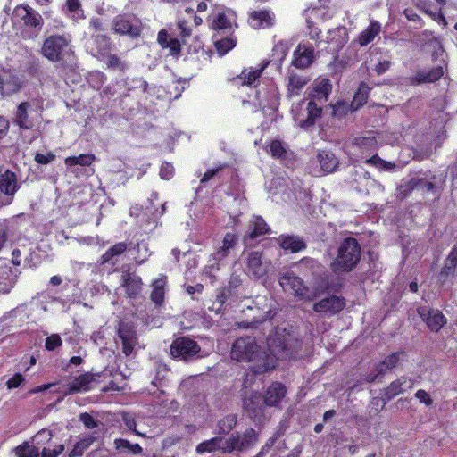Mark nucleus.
Segmentation results:
<instances>
[{
    "mask_svg": "<svg viewBox=\"0 0 457 457\" xmlns=\"http://www.w3.org/2000/svg\"><path fill=\"white\" fill-rule=\"evenodd\" d=\"M174 173L173 166L169 162H163L160 169V176L162 179L169 180Z\"/></svg>",
    "mask_w": 457,
    "mask_h": 457,
    "instance_id": "nucleus-59",
    "label": "nucleus"
},
{
    "mask_svg": "<svg viewBox=\"0 0 457 457\" xmlns=\"http://www.w3.org/2000/svg\"><path fill=\"white\" fill-rule=\"evenodd\" d=\"M76 240L79 244L86 245H96L99 243L97 237H77Z\"/></svg>",
    "mask_w": 457,
    "mask_h": 457,
    "instance_id": "nucleus-63",
    "label": "nucleus"
},
{
    "mask_svg": "<svg viewBox=\"0 0 457 457\" xmlns=\"http://www.w3.org/2000/svg\"><path fill=\"white\" fill-rule=\"evenodd\" d=\"M404 354L402 353H392L387 356L378 366V373H384L388 370L395 368L401 361L403 360Z\"/></svg>",
    "mask_w": 457,
    "mask_h": 457,
    "instance_id": "nucleus-37",
    "label": "nucleus"
},
{
    "mask_svg": "<svg viewBox=\"0 0 457 457\" xmlns=\"http://www.w3.org/2000/svg\"><path fill=\"white\" fill-rule=\"evenodd\" d=\"M237 241V237L235 234L227 233L222 239L220 247L215 253V259L220 261L227 257L236 246Z\"/></svg>",
    "mask_w": 457,
    "mask_h": 457,
    "instance_id": "nucleus-29",
    "label": "nucleus"
},
{
    "mask_svg": "<svg viewBox=\"0 0 457 457\" xmlns=\"http://www.w3.org/2000/svg\"><path fill=\"white\" fill-rule=\"evenodd\" d=\"M25 381V377L21 373H15L11 378L6 381V387L8 389H14L19 387Z\"/></svg>",
    "mask_w": 457,
    "mask_h": 457,
    "instance_id": "nucleus-55",
    "label": "nucleus"
},
{
    "mask_svg": "<svg viewBox=\"0 0 457 457\" xmlns=\"http://www.w3.org/2000/svg\"><path fill=\"white\" fill-rule=\"evenodd\" d=\"M68 15L74 21L84 18L83 11L80 8L79 0H67Z\"/></svg>",
    "mask_w": 457,
    "mask_h": 457,
    "instance_id": "nucleus-43",
    "label": "nucleus"
},
{
    "mask_svg": "<svg viewBox=\"0 0 457 457\" xmlns=\"http://www.w3.org/2000/svg\"><path fill=\"white\" fill-rule=\"evenodd\" d=\"M236 46V40L233 37H227L216 41L215 46L220 54L223 55Z\"/></svg>",
    "mask_w": 457,
    "mask_h": 457,
    "instance_id": "nucleus-49",
    "label": "nucleus"
},
{
    "mask_svg": "<svg viewBox=\"0 0 457 457\" xmlns=\"http://www.w3.org/2000/svg\"><path fill=\"white\" fill-rule=\"evenodd\" d=\"M270 153L274 158L284 159L287 155V149L281 141L273 140L270 144Z\"/></svg>",
    "mask_w": 457,
    "mask_h": 457,
    "instance_id": "nucleus-44",
    "label": "nucleus"
},
{
    "mask_svg": "<svg viewBox=\"0 0 457 457\" xmlns=\"http://www.w3.org/2000/svg\"><path fill=\"white\" fill-rule=\"evenodd\" d=\"M96 384L94 375L85 373L74 378L69 384V387L63 392L64 395L76 393H85L91 390Z\"/></svg>",
    "mask_w": 457,
    "mask_h": 457,
    "instance_id": "nucleus-13",
    "label": "nucleus"
},
{
    "mask_svg": "<svg viewBox=\"0 0 457 457\" xmlns=\"http://www.w3.org/2000/svg\"><path fill=\"white\" fill-rule=\"evenodd\" d=\"M64 451V445H59L54 448H44L42 450V457H58Z\"/></svg>",
    "mask_w": 457,
    "mask_h": 457,
    "instance_id": "nucleus-60",
    "label": "nucleus"
},
{
    "mask_svg": "<svg viewBox=\"0 0 457 457\" xmlns=\"http://www.w3.org/2000/svg\"><path fill=\"white\" fill-rule=\"evenodd\" d=\"M412 387V382L406 378H400L393 381L385 390V396L387 400L402 394L408 388Z\"/></svg>",
    "mask_w": 457,
    "mask_h": 457,
    "instance_id": "nucleus-27",
    "label": "nucleus"
},
{
    "mask_svg": "<svg viewBox=\"0 0 457 457\" xmlns=\"http://www.w3.org/2000/svg\"><path fill=\"white\" fill-rule=\"evenodd\" d=\"M95 156L91 154H80L79 156H70L65 158L64 163L68 167H72L75 165L80 166H89L95 161Z\"/></svg>",
    "mask_w": 457,
    "mask_h": 457,
    "instance_id": "nucleus-38",
    "label": "nucleus"
},
{
    "mask_svg": "<svg viewBox=\"0 0 457 457\" xmlns=\"http://www.w3.org/2000/svg\"><path fill=\"white\" fill-rule=\"evenodd\" d=\"M115 251L116 255L125 253L129 259L134 260L137 263H143L149 255L145 244H139L138 242L116 244Z\"/></svg>",
    "mask_w": 457,
    "mask_h": 457,
    "instance_id": "nucleus-11",
    "label": "nucleus"
},
{
    "mask_svg": "<svg viewBox=\"0 0 457 457\" xmlns=\"http://www.w3.org/2000/svg\"><path fill=\"white\" fill-rule=\"evenodd\" d=\"M18 184L15 173L6 170L0 174V191L6 195H12L17 191Z\"/></svg>",
    "mask_w": 457,
    "mask_h": 457,
    "instance_id": "nucleus-26",
    "label": "nucleus"
},
{
    "mask_svg": "<svg viewBox=\"0 0 457 457\" xmlns=\"http://www.w3.org/2000/svg\"><path fill=\"white\" fill-rule=\"evenodd\" d=\"M457 264V247H453L445 260L442 273L449 275Z\"/></svg>",
    "mask_w": 457,
    "mask_h": 457,
    "instance_id": "nucleus-48",
    "label": "nucleus"
},
{
    "mask_svg": "<svg viewBox=\"0 0 457 457\" xmlns=\"http://www.w3.org/2000/svg\"><path fill=\"white\" fill-rule=\"evenodd\" d=\"M268 62L257 67H249L242 71L241 74L236 79V82L240 85L252 86L261 76Z\"/></svg>",
    "mask_w": 457,
    "mask_h": 457,
    "instance_id": "nucleus-21",
    "label": "nucleus"
},
{
    "mask_svg": "<svg viewBox=\"0 0 457 457\" xmlns=\"http://www.w3.org/2000/svg\"><path fill=\"white\" fill-rule=\"evenodd\" d=\"M366 162L383 170H391L395 167L394 162L384 161L377 154L367 159Z\"/></svg>",
    "mask_w": 457,
    "mask_h": 457,
    "instance_id": "nucleus-46",
    "label": "nucleus"
},
{
    "mask_svg": "<svg viewBox=\"0 0 457 457\" xmlns=\"http://www.w3.org/2000/svg\"><path fill=\"white\" fill-rule=\"evenodd\" d=\"M123 287L125 288L128 295H137L142 287L141 278L135 273H127L123 276Z\"/></svg>",
    "mask_w": 457,
    "mask_h": 457,
    "instance_id": "nucleus-28",
    "label": "nucleus"
},
{
    "mask_svg": "<svg viewBox=\"0 0 457 457\" xmlns=\"http://www.w3.org/2000/svg\"><path fill=\"white\" fill-rule=\"evenodd\" d=\"M332 86L328 79H318L311 91V97L313 100L326 101L331 91Z\"/></svg>",
    "mask_w": 457,
    "mask_h": 457,
    "instance_id": "nucleus-25",
    "label": "nucleus"
},
{
    "mask_svg": "<svg viewBox=\"0 0 457 457\" xmlns=\"http://www.w3.org/2000/svg\"><path fill=\"white\" fill-rule=\"evenodd\" d=\"M279 285L287 293H290L296 297L312 300L315 295L308 293V288L303 285V280L291 272H286L279 276Z\"/></svg>",
    "mask_w": 457,
    "mask_h": 457,
    "instance_id": "nucleus-8",
    "label": "nucleus"
},
{
    "mask_svg": "<svg viewBox=\"0 0 457 457\" xmlns=\"http://www.w3.org/2000/svg\"><path fill=\"white\" fill-rule=\"evenodd\" d=\"M55 159V154L52 152L46 154L37 153L35 154V161L39 164H48Z\"/></svg>",
    "mask_w": 457,
    "mask_h": 457,
    "instance_id": "nucleus-58",
    "label": "nucleus"
},
{
    "mask_svg": "<svg viewBox=\"0 0 457 457\" xmlns=\"http://www.w3.org/2000/svg\"><path fill=\"white\" fill-rule=\"evenodd\" d=\"M237 423L236 417L233 415L226 416L219 421L220 433H228Z\"/></svg>",
    "mask_w": 457,
    "mask_h": 457,
    "instance_id": "nucleus-50",
    "label": "nucleus"
},
{
    "mask_svg": "<svg viewBox=\"0 0 457 457\" xmlns=\"http://www.w3.org/2000/svg\"><path fill=\"white\" fill-rule=\"evenodd\" d=\"M120 415L121 417L122 421L128 428V429L134 431L135 428H136V422H135L132 415H130L129 413H125V412H121V413H120Z\"/></svg>",
    "mask_w": 457,
    "mask_h": 457,
    "instance_id": "nucleus-62",
    "label": "nucleus"
},
{
    "mask_svg": "<svg viewBox=\"0 0 457 457\" xmlns=\"http://www.w3.org/2000/svg\"><path fill=\"white\" fill-rule=\"evenodd\" d=\"M222 439L220 437H214L210 440L202 442L196 447V452L199 453H211L216 449L224 448L228 449L227 446L221 445Z\"/></svg>",
    "mask_w": 457,
    "mask_h": 457,
    "instance_id": "nucleus-40",
    "label": "nucleus"
},
{
    "mask_svg": "<svg viewBox=\"0 0 457 457\" xmlns=\"http://www.w3.org/2000/svg\"><path fill=\"white\" fill-rule=\"evenodd\" d=\"M370 88L365 85H361L358 91L354 95V97L351 104V109L352 111H356L361 106H362L368 98Z\"/></svg>",
    "mask_w": 457,
    "mask_h": 457,
    "instance_id": "nucleus-42",
    "label": "nucleus"
},
{
    "mask_svg": "<svg viewBox=\"0 0 457 457\" xmlns=\"http://www.w3.org/2000/svg\"><path fill=\"white\" fill-rule=\"evenodd\" d=\"M79 420L84 424L87 428L92 429L99 426L98 422L93 418L92 415L84 412L79 415Z\"/></svg>",
    "mask_w": 457,
    "mask_h": 457,
    "instance_id": "nucleus-56",
    "label": "nucleus"
},
{
    "mask_svg": "<svg viewBox=\"0 0 457 457\" xmlns=\"http://www.w3.org/2000/svg\"><path fill=\"white\" fill-rule=\"evenodd\" d=\"M361 256V248L356 239H345L339 249L338 254L332 262V270L335 272H345L352 270L358 263Z\"/></svg>",
    "mask_w": 457,
    "mask_h": 457,
    "instance_id": "nucleus-2",
    "label": "nucleus"
},
{
    "mask_svg": "<svg viewBox=\"0 0 457 457\" xmlns=\"http://www.w3.org/2000/svg\"><path fill=\"white\" fill-rule=\"evenodd\" d=\"M259 105L265 114L274 113L279 105V93L278 87L270 86L266 90H259L257 93Z\"/></svg>",
    "mask_w": 457,
    "mask_h": 457,
    "instance_id": "nucleus-12",
    "label": "nucleus"
},
{
    "mask_svg": "<svg viewBox=\"0 0 457 457\" xmlns=\"http://www.w3.org/2000/svg\"><path fill=\"white\" fill-rule=\"evenodd\" d=\"M211 26L215 30L231 29L237 27L236 12L225 6L216 7L211 15Z\"/></svg>",
    "mask_w": 457,
    "mask_h": 457,
    "instance_id": "nucleus-9",
    "label": "nucleus"
},
{
    "mask_svg": "<svg viewBox=\"0 0 457 457\" xmlns=\"http://www.w3.org/2000/svg\"><path fill=\"white\" fill-rule=\"evenodd\" d=\"M345 306V303L343 298L331 296L322 299L319 303H315L313 309L315 312L335 314L342 311Z\"/></svg>",
    "mask_w": 457,
    "mask_h": 457,
    "instance_id": "nucleus-17",
    "label": "nucleus"
},
{
    "mask_svg": "<svg viewBox=\"0 0 457 457\" xmlns=\"http://www.w3.org/2000/svg\"><path fill=\"white\" fill-rule=\"evenodd\" d=\"M333 115L336 117H343L346 115L349 111L353 112L351 105L344 101H338L335 105L332 106Z\"/></svg>",
    "mask_w": 457,
    "mask_h": 457,
    "instance_id": "nucleus-51",
    "label": "nucleus"
},
{
    "mask_svg": "<svg viewBox=\"0 0 457 457\" xmlns=\"http://www.w3.org/2000/svg\"><path fill=\"white\" fill-rule=\"evenodd\" d=\"M426 13L429 14L435 21H436L439 24H441L443 27H446L447 21L444 15L439 12H428V10H425Z\"/></svg>",
    "mask_w": 457,
    "mask_h": 457,
    "instance_id": "nucleus-64",
    "label": "nucleus"
},
{
    "mask_svg": "<svg viewBox=\"0 0 457 457\" xmlns=\"http://www.w3.org/2000/svg\"><path fill=\"white\" fill-rule=\"evenodd\" d=\"M119 337L122 344V352L126 356L132 353L137 345L136 331L132 325L122 323L119 328Z\"/></svg>",
    "mask_w": 457,
    "mask_h": 457,
    "instance_id": "nucleus-14",
    "label": "nucleus"
},
{
    "mask_svg": "<svg viewBox=\"0 0 457 457\" xmlns=\"http://www.w3.org/2000/svg\"><path fill=\"white\" fill-rule=\"evenodd\" d=\"M281 247L285 250L297 253L305 248L304 243L297 237H286L282 239Z\"/></svg>",
    "mask_w": 457,
    "mask_h": 457,
    "instance_id": "nucleus-39",
    "label": "nucleus"
},
{
    "mask_svg": "<svg viewBox=\"0 0 457 457\" xmlns=\"http://www.w3.org/2000/svg\"><path fill=\"white\" fill-rule=\"evenodd\" d=\"M200 351V346L197 343L187 337H181L176 339L170 347L171 354L174 357L187 360L196 355Z\"/></svg>",
    "mask_w": 457,
    "mask_h": 457,
    "instance_id": "nucleus-10",
    "label": "nucleus"
},
{
    "mask_svg": "<svg viewBox=\"0 0 457 457\" xmlns=\"http://www.w3.org/2000/svg\"><path fill=\"white\" fill-rule=\"evenodd\" d=\"M415 397L422 403H424L426 406H430L433 403V400L432 398L430 397V395H428V393H427L425 390L423 389H420L416 392L415 394Z\"/></svg>",
    "mask_w": 457,
    "mask_h": 457,
    "instance_id": "nucleus-61",
    "label": "nucleus"
},
{
    "mask_svg": "<svg viewBox=\"0 0 457 457\" xmlns=\"http://www.w3.org/2000/svg\"><path fill=\"white\" fill-rule=\"evenodd\" d=\"M307 79L294 71L288 76L287 91L290 96H297L303 87L306 85Z\"/></svg>",
    "mask_w": 457,
    "mask_h": 457,
    "instance_id": "nucleus-32",
    "label": "nucleus"
},
{
    "mask_svg": "<svg viewBox=\"0 0 457 457\" xmlns=\"http://www.w3.org/2000/svg\"><path fill=\"white\" fill-rule=\"evenodd\" d=\"M52 437H53L52 431L49 429L44 428V429L40 430L39 432H37L34 436L32 440H33V443L39 445V444H45V443L50 441Z\"/></svg>",
    "mask_w": 457,
    "mask_h": 457,
    "instance_id": "nucleus-53",
    "label": "nucleus"
},
{
    "mask_svg": "<svg viewBox=\"0 0 457 457\" xmlns=\"http://www.w3.org/2000/svg\"><path fill=\"white\" fill-rule=\"evenodd\" d=\"M256 440L257 434L255 430L253 428H248L242 436L231 435V436L228 438V445H227V448H228V451L241 450L251 446L256 442Z\"/></svg>",
    "mask_w": 457,
    "mask_h": 457,
    "instance_id": "nucleus-15",
    "label": "nucleus"
},
{
    "mask_svg": "<svg viewBox=\"0 0 457 457\" xmlns=\"http://www.w3.org/2000/svg\"><path fill=\"white\" fill-rule=\"evenodd\" d=\"M419 313L431 330L437 331L446 323L445 317L437 310L420 308Z\"/></svg>",
    "mask_w": 457,
    "mask_h": 457,
    "instance_id": "nucleus-19",
    "label": "nucleus"
},
{
    "mask_svg": "<svg viewBox=\"0 0 457 457\" xmlns=\"http://www.w3.org/2000/svg\"><path fill=\"white\" fill-rule=\"evenodd\" d=\"M260 403V396L257 395H252L249 398L245 399L244 406L250 411L256 412L258 404Z\"/></svg>",
    "mask_w": 457,
    "mask_h": 457,
    "instance_id": "nucleus-57",
    "label": "nucleus"
},
{
    "mask_svg": "<svg viewBox=\"0 0 457 457\" xmlns=\"http://www.w3.org/2000/svg\"><path fill=\"white\" fill-rule=\"evenodd\" d=\"M314 59V49L309 44H299L294 52V65L298 68L308 67Z\"/></svg>",
    "mask_w": 457,
    "mask_h": 457,
    "instance_id": "nucleus-16",
    "label": "nucleus"
},
{
    "mask_svg": "<svg viewBox=\"0 0 457 457\" xmlns=\"http://www.w3.org/2000/svg\"><path fill=\"white\" fill-rule=\"evenodd\" d=\"M268 233H270V228L264 220L260 216H256L252 219L248 232L244 237V241L245 244H247L249 239H253L259 236H262Z\"/></svg>",
    "mask_w": 457,
    "mask_h": 457,
    "instance_id": "nucleus-22",
    "label": "nucleus"
},
{
    "mask_svg": "<svg viewBox=\"0 0 457 457\" xmlns=\"http://www.w3.org/2000/svg\"><path fill=\"white\" fill-rule=\"evenodd\" d=\"M380 32V24L377 21H371L370 26L359 36V44L361 46L370 43Z\"/></svg>",
    "mask_w": 457,
    "mask_h": 457,
    "instance_id": "nucleus-34",
    "label": "nucleus"
},
{
    "mask_svg": "<svg viewBox=\"0 0 457 457\" xmlns=\"http://www.w3.org/2000/svg\"><path fill=\"white\" fill-rule=\"evenodd\" d=\"M71 37L66 35H52L46 38L42 54L52 62L62 61L71 52Z\"/></svg>",
    "mask_w": 457,
    "mask_h": 457,
    "instance_id": "nucleus-4",
    "label": "nucleus"
},
{
    "mask_svg": "<svg viewBox=\"0 0 457 457\" xmlns=\"http://www.w3.org/2000/svg\"><path fill=\"white\" fill-rule=\"evenodd\" d=\"M288 52V47L286 43L278 42L273 47V56L278 62H282Z\"/></svg>",
    "mask_w": 457,
    "mask_h": 457,
    "instance_id": "nucleus-52",
    "label": "nucleus"
},
{
    "mask_svg": "<svg viewBox=\"0 0 457 457\" xmlns=\"http://www.w3.org/2000/svg\"><path fill=\"white\" fill-rule=\"evenodd\" d=\"M269 351L261 352L255 340L252 337L237 339L231 348V358L238 361L251 362L250 369L254 373H263L275 367V361L284 357L285 346L273 345L271 338L268 339Z\"/></svg>",
    "mask_w": 457,
    "mask_h": 457,
    "instance_id": "nucleus-1",
    "label": "nucleus"
},
{
    "mask_svg": "<svg viewBox=\"0 0 457 457\" xmlns=\"http://www.w3.org/2000/svg\"><path fill=\"white\" fill-rule=\"evenodd\" d=\"M286 387L278 382L273 383L267 390L264 396V403L268 406H276L285 397Z\"/></svg>",
    "mask_w": 457,
    "mask_h": 457,
    "instance_id": "nucleus-23",
    "label": "nucleus"
},
{
    "mask_svg": "<svg viewBox=\"0 0 457 457\" xmlns=\"http://www.w3.org/2000/svg\"><path fill=\"white\" fill-rule=\"evenodd\" d=\"M42 103L29 100L21 103L14 114V123L21 129H29L34 127L42 112Z\"/></svg>",
    "mask_w": 457,
    "mask_h": 457,
    "instance_id": "nucleus-3",
    "label": "nucleus"
},
{
    "mask_svg": "<svg viewBox=\"0 0 457 457\" xmlns=\"http://www.w3.org/2000/svg\"><path fill=\"white\" fill-rule=\"evenodd\" d=\"M14 15L21 19L27 26L40 29L42 26L41 15L29 6H18L14 10Z\"/></svg>",
    "mask_w": 457,
    "mask_h": 457,
    "instance_id": "nucleus-18",
    "label": "nucleus"
},
{
    "mask_svg": "<svg viewBox=\"0 0 457 457\" xmlns=\"http://www.w3.org/2000/svg\"><path fill=\"white\" fill-rule=\"evenodd\" d=\"M444 75V69L442 66H436L429 71H419L415 79L419 83H432L438 80Z\"/></svg>",
    "mask_w": 457,
    "mask_h": 457,
    "instance_id": "nucleus-31",
    "label": "nucleus"
},
{
    "mask_svg": "<svg viewBox=\"0 0 457 457\" xmlns=\"http://www.w3.org/2000/svg\"><path fill=\"white\" fill-rule=\"evenodd\" d=\"M165 285H166L165 278H159L156 280H154V282L153 283V290L151 293V298L157 304H161L163 302L164 294H165Z\"/></svg>",
    "mask_w": 457,
    "mask_h": 457,
    "instance_id": "nucleus-36",
    "label": "nucleus"
},
{
    "mask_svg": "<svg viewBox=\"0 0 457 457\" xmlns=\"http://www.w3.org/2000/svg\"><path fill=\"white\" fill-rule=\"evenodd\" d=\"M93 435L86 436L80 438L73 446L72 450L69 453V457H79L93 444L96 439V436Z\"/></svg>",
    "mask_w": 457,
    "mask_h": 457,
    "instance_id": "nucleus-35",
    "label": "nucleus"
},
{
    "mask_svg": "<svg viewBox=\"0 0 457 457\" xmlns=\"http://www.w3.org/2000/svg\"><path fill=\"white\" fill-rule=\"evenodd\" d=\"M377 149V140L373 133H369L365 137L355 138L353 143L347 146L346 153L353 161L365 158Z\"/></svg>",
    "mask_w": 457,
    "mask_h": 457,
    "instance_id": "nucleus-7",
    "label": "nucleus"
},
{
    "mask_svg": "<svg viewBox=\"0 0 457 457\" xmlns=\"http://www.w3.org/2000/svg\"><path fill=\"white\" fill-rule=\"evenodd\" d=\"M329 41H336V47H341L347 41V34L345 28H337L329 33Z\"/></svg>",
    "mask_w": 457,
    "mask_h": 457,
    "instance_id": "nucleus-45",
    "label": "nucleus"
},
{
    "mask_svg": "<svg viewBox=\"0 0 457 457\" xmlns=\"http://www.w3.org/2000/svg\"><path fill=\"white\" fill-rule=\"evenodd\" d=\"M95 40L97 45L98 54L102 56H107L111 52L109 39L104 35H96Z\"/></svg>",
    "mask_w": 457,
    "mask_h": 457,
    "instance_id": "nucleus-47",
    "label": "nucleus"
},
{
    "mask_svg": "<svg viewBox=\"0 0 457 457\" xmlns=\"http://www.w3.org/2000/svg\"><path fill=\"white\" fill-rule=\"evenodd\" d=\"M321 169L328 173L333 172L338 165V161L331 152L322 151L319 154Z\"/></svg>",
    "mask_w": 457,
    "mask_h": 457,
    "instance_id": "nucleus-33",
    "label": "nucleus"
},
{
    "mask_svg": "<svg viewBox=\"0 0 457 457\" xmlns=\"http://www.w3.org/2000/svg\"><path fill=\"white\" fill-rule=\"evenodd\" d=\"M320 113L321 108L318 107L313 101L307 104L303 101L292 108L294 120L302 128L312 126Z\"/></svg>",
    "mask_w": 457,
    "mask_h": 457,
    "instance_id": "nucleus-6",
    "label": "nucleus"
},
{
    "mask_svg": "<svg viewBox=\"0 0 457 457\" xmlns=\"http://www.w3.org/2000/svg\"><path fill=\"white\" fill-rule=\"evenodd\" d=\"M140 32V23L134 16L120 18L116 21V33L137 37Z\"/></svg>",
    "mask_w": 457,
    "mask_h": 457,
    "instance_id": "nucleus-20",
    "label": "nucleus"
},
{
    "mask_svg": "<svg viewBox=\"0 0 457 457\" xmlns=\"http://www.w3.org/2000/svg\"><path fill=\"white\" fill-rule=\"evenodd\" d=\"M21 87V81L17 76L5 74V77L1 79L0 87L1 92L4 96L16 93L17 91H19Z\"/></svg>",
    "mask_w": 457,
    "mask_h": 457,
    "instance_id": "nucleus-30",
    "label": "nucleus"
},
{
    "mask_svg": "<svg viewBox=\"0 0 457 457\" xmlns=\"http://www.w3.org/2000/svg\"><path fill=\"white\" fill-rule=\"evenodd\" d=\"M62 343V339H61L59 335L52 334L51 336H49L46 339V348L48 351H54L57 347L61 346Z\"/></svg>",
    "mask_w": 457,
    "mask_h": 457,
    "instance_id": "nucleus-54",
    "label": "nucleus"
},
{
    "mask_svg": "<svg viewBox=\"0 0 457 457\" xmlns=\"http://www.w3.org/2000/svg\"><path fill=\"white\" fill-rule=\"evenodd\" d=\"M245 272L252 278L263 279L271 270V261L263 257L262 252L252 251L244 259Z\"/></svg>",
    "mask_w": 457,
    "mask_h": 457,
    "instance_id": "nucleus-5",
    "label": "nucleus"
},
{
    "mask_svg": "<svg viewBox=\"0 0 457 457\" xmlns=\"http://www.w3.org/2000/svg\"><path fill=\"white\" fill-rule=\"evenodd\" d=\"M15 453L17 457H38L40 450L33 444L26 442L16 447Z\"/></svg>",
    "mask_w": 457,
    "mask_h": 457,
    "instance_id": "nucleus-41",
    "label": "nucleus"
},
{
    "mask_svg": "<svg viewBox=\"0 0 457 457\" xmlns=\"http://www.w3.org/2000/svg\"><path fill=\"white\" fill-rule=\"evenodd\" d=\"M248 22L255 29H265L272 25L273 15L268 11L253 12Z\"/></svg>",
    "mask_w": 457,
    "mask_h": 457,
    "instance_id": "nucleus-24",
    "label": "nucleus"
}]
</instances>
